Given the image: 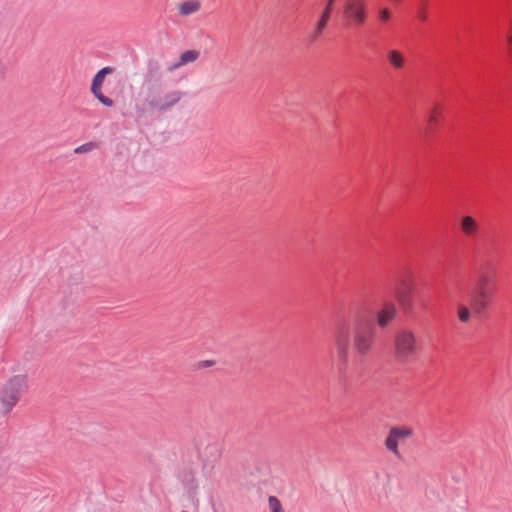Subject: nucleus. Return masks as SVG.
Listing matches in <instances>:
<instances>
[{
	"mask_svg": "<svg viewBox=\"0 0 512 512\" xmlns=\"http://www.w3.org/2000/svg\"><path fill=\"white\" fill-rule=\"evenodd\" d=\"M398 439L393 435V432L390 430L388 436L385 439L386 448L395 454L397 457H400V452L398 449Z\"/></svg>",
	"mask_w": 512,
	"mask_h": 512,
	"instance_id": "nucleus-19",
	"label": "nucleus"
},
{
	"mask_svg": "<svg viewBox=\"0 0 512 512\" xmlns=\"http://www.w3.org/2000/svg\"><path fill=\"white\" fill-rule=\"evenodd\" d=\"M419 18L422 20V21H425L426 20V13L425 12H421L419 14Z\"/></svg>",
	"mask_w": 512,
	"mask_h": 512,
	"instance_id": "nucleus-30",
	"label": "nucleus"
},
{
	"mask_svg": "<svg viewBox=\"0 0 512 512\" xmlns=\"http://www.w3.org/2000/svg\"><path fill=\"white\" fill-rule=\"evenodd\" d=\"M505 40L507 46V55L512 61V19L509 22V26L505 34Z\"/></svg>",
	"mask_w": 512,
	"mask_h": 512,
	"instance_id": "nucleus-22",
	"label": "nucleus"
},
{
	"mask_svg": "<svg viewBox=\"0 0 512 512\" xmlns=\"http://www.w3.org/2000/svg\"><path fill=\"white\" fill-rule=\"evenodd\" d=\"M343 14L353 26H363L368 17L367 7H343Z\"/></svg>",
	"mask_w": 512,
	"mask_h": 512,
	"instance_id": "nucleus-10",
	"label": "nucleus"
},
{
	"mask_svg": "<svg viewBox=\"0 0 512 512\" xmlns=\"http://www.w3.org/2000/svg\"><path fill=\"white\" fill-rule=\"evenodd\" d=\"M462 231L467 236H475L479 230V225L471 216H464L460 222Z\"/></svg>",
	"mask_w": 512,
	"mask_h": 512,
	"instance_id": "nucleus-14",
	"label": "nucleus"
},
{
	"mask_svg": "<svg viewBox=\"0 0 512 512\" xmlns=\"http://www.w3.org/2000/svg\"><path fill=\"white\" fill-rule=\"evenodd\" d=\"M470 317H471V312L470 310L468 309L467 306L463 305V304H459L458 305V318L461 322H468L470 320Z\"/></svg>",
	"mask_w": 512,
	"mask_h": 512,
	"instance_id": "nucleus-23",
	"label": "nucleus"
},
{
	"mask_svg": "<svg viewBox=\"0 0 512 512\" xmlns=\"http://www.w3.org/2000/svg\"><path fill=\"white\" fill-rule=\"evenodd\" d=\"M268 504L271 512H284L282 504L276 496H269Z\"/></svg>",
	"mask_w": 512,
	"mask_h": 512,
	"instance_id": "nucleus-24",
	"label": "nucleus"
},
{
	"mask_svg": "<svg viewBox=\"0 0 512 512\" xmlns=\"http://www.w3.org/2000/svg\"><path fill=\"white\" fill-rule=\"evenodd\" d=\"M179 98L177 91L158 90L150 92L146 101L151 109L165 110L177 103Z\"/></svg>",
	"mask_w": 512,
	"mask_h": 512,
	"instance_id": "nucleus-5",
	"label": "nucleus"
},
{
	"mask_svg": "<svg viewBox=\"0 0 512 512\" xmlns=\"http://www.w3.org/2000/svg\"><path fill=\"white\" fill-rule=\"evenodd\" d=\"M396 307L392 302L382 301L374 312L377 324L381 328H385L396 316Z\"/></svg>",
	"mask_w": 512,
	"mask_h": 512,
	"instance_id": "nucleus-9",
	"label": "nucleus"
},
{
	"mask_svg": "<svg viewBox=\"0 0 512 512\" xmlns=\"http://www.w3.org/2000/svg\"><path fill=\"white\" fill-rule=\"evenodd\" d=\"M99 144L94 141L87 142L83 145H80L79 147L74 149V153L76 154H84L91 152L92 150L98 148Z\"/></svg>",
	"mask_w": 512,
	"mask_h": 512,
	"instance_id": "nucleus-21",
	"label": "nucleus"
},
{
	"mask_svg": "<svg viewBox=\"0 0 512 512\" xmlns=\"http://www.w3.org/2000/svg\"><path fill=\"white\" fill-rule=\"evenodd\" d=\"M334 4L326 3L324 9L322 10L321 14L322 16L331 18L332 12H333Z\"/></svg>",
	"mask_w": 512,
	"mask_h": 512,
	"instance_id": "nucleus-28",
	"label": "nucleus"
},
{
	"mask_svg": "<svg viewBox=\"0 0 512 512\" xmlns=\"http://www.w3.org/2000/svg\"><path fill=\"white\" fill-rule=\"evenodd\" d=\"M215 363L216 362L214 360H203V361L198 362L197 367L199 369L209 368V367L214 366Z\"/></svg>",
	"mask_w": 512,
	"mask_h": 512,
	"instance_id": "nucleus-29",
	"label": "nucleus"
},
{
	"mask_svg": "<svg viewBox=\"0 0 512 512\" xmlns=\"http://www.w3.org/2000/svg\"><path fill=\"white\" fill-rule=\"evenodd\" d=\"M398 441L409 438L413 435V429L409 427H392L390 429Z\"/></svg>",
	"mask_w": 512,
	"mask_h": 512,
	"instance_id": "nucleus-20",
	"label": "nucleus"
},
{
	"mask_svg": "<svg viewBox=\"0 0 512 512\" xmlns=\"http://www.w3.org/2000/svg\"><path fill=\"white\" fill-rule=\"evenodd\" d=\"M199 58V52L196 51V50H188V51H185L183 52L180 57H179V60L178 62L172 64L168 70L169 71H175L176 69L180 68L181 66H184L188 63H192V62H195L197 59Z\"/></svg>",
	"mask_w": 512,
	"mask_h": 512,
	"instance_id": "nucleus-12",
	"label": "nucleus"
},
{
	"mask_svg": "<svg viewBox=\"0 0 512 512\" xmlns=\"http://www.w3.org/2000/svg\"><path fill=\"white\" fill-rule=\"evenodd\" d=\"M387 61L396 70L404 68L406 59L402 52L396 49L389 50L387 52Z\"/></svg>",
	"mask_w": 512,
	"mask_h": 512,
	"instance_id": "nucleus-13",
	"label": "nucleus"
},
{
	"mask_svg": "<svg viewBox=\"0 0 512 512\" xmlns=\"http://www.w3.org/2000/svg\"><path fill=\"white\" fill-rule=\"evenodd\" d=\"M395 358L401 364L413 362L417 352L418 343L414 333L407 329L398 330L394 337Z\"/></svg>",
	"mask_w": 512,
	"mask_h": 512,
	"instance_id": "nucleus-3",
	"label": "nucleus"
},
{
	"mask_svg": "<svg viewBox=\"0 0 512 512\" xmlns=\"http://www.w3.org/2000/svg\"><path fill=\"white\" fill-rule=\"evenodd\" d=\"M376 332L374 317L364 313L339 316L333 332L331 355L335 358L337 370L342 378L346 377L352 354L361 360L371 353L376 342Z\"/></svg>",
	"mask_w": 512,
	"mask_h": 512,
	"instance_id": "nucleus-1",
	"label": "nucleus"
},
{
	"mask_svg": "<svg viewBox=\"0 0 512 512\" xmlns=\"http://www.w3.org/2000/svg\"><path fill=\"white\" fill-rule=\"evenodd\" d=\"M395 296L398 303L405 312H410L413 309V287L412 284L403 280L395 290Z\"/></svg>",
	"mask_w": 512,
	"mask_h": 512,
	"instance_id": "nucleus-7",
	"label": "nucleus"
},
{
	"mask_svg": "<svg viewBox=\"0 0 512 512\" xmlns=\"http://www.w3.org/2000/svg\"><path fill=\"white\" fill-rule=\"evenodd\" d=\"M336 0H327L326 3L334 4Z\"/></svg>",
	"mask_w": 512,
	"mask_h": 512,
	"instance_id": "nucleus-31",
	"label": "nucleus"
},
{
	"mask_svg": "<svg viewBox=\"0 0 512 512\" xmlns=\"http://www.w3.org/2000/svg\"><path fill=\"white\" fill-rule=\"evenodd\" d=\"M197 450L203 466H214L222 457V444L214 438H200L197 443Z\"/></svg>",
	"mask_w": 512,
	"mask_h": 512,
	"instance_id": "nucleus-4",
	"label": "nucleus"
},
{
	"mask_svg": "<svg viewBox=\"0 0 512 512\" xmlns=\"http://www.w3.org/2000/svg\"><path fill=\"white\" fill-rule=\"evenodd\" d=\"M343 7H367V0H345Z\"/></svg>",
	"mask_w": 512,
	"mask_h": 512,
	"instance_id": "nucleus-26",
	"label": "nucleus"
},
{
	"mask_svg": "<svg viewBox=\"0 0 512 512\" xmlns=\"http://www.w3.org/2000/svg\"><path fill=\"white\" fill-rule=\"evenodd\" d=\"M18 402H19V400L17 397H15L13 395H9L6 392L2 391L1 398H0V404H1V409H2L3 415L9 414Z\"/></svg>",
	"mask_w": 512,
	"mask_h": 512,
	"instance_id": "nucleus-15",
	"label": "nucleus"
},
{
	"mask_svg": "<svg viewBox=\"0 0 512 512\" xmlns=\"http://www.w3.org/2000/svg\"><path fill=\"white\" fill-rule=\"evenodd\" d=\"M114 71L113 68L111 67H104L103 69H101L94 77L93 79V82H92V86H91V91L92 93L94 94V96L105 106H112L113 105V101L112 99H110L109 97H106L103 95L102 91H101V87H102V84L104 82V79H105V76L107 74H111L112 72Z\"/></svg>",
	"mask_w": 512,
	"mask_h": 512,
	"instance_id": "nucleus-8",
	"label": "nucleus"
},
{
	"mask_svg": "<svg viewBox=\"0 0 512 512\" xmlns=\"http://www.w3.org/2000/svg\"><path fill=\"white\" fill-rule=\"evenodd\" d=\"M495 246V240L489 237L474 246L479 264L475 279L467 290V297L474 314L477 315L482 314L488 308L496 290L498 272L493 256Z\"/></svg>",
	"mask_w": 512,
	"mask_h": 512,
	"instance_id": "nucleus-2",
	"label": "nucleus"
},
{
	"mask_svg": "<svg viewBox=\"0 0 512 512\" xmlns=\"http://www.w3.org/2000/svg\"><path fill=\"white\" fill-rule=\"evenodd\" d=\"M28 389V377L25 374L11 377L4 385L2 391L21 399Z\"/></svg>",
	"mask_w": 512,
	"mask_h": 512,
	"instance_id": "nucleus-6",
	"label": "nucleus"
},
{
	"mask_svg": "<svg viewBox=\"0 0 512 512\" xmlns=\"http://www.w3.org/2000/svg\"><path fill=\"white\" fill-rule=\"evenodd\" d=\"M334 4L326 3L324 9L322 10L321 14L322 16L331 18L332 12H333Z\"/></svg>",
	"mask_w": 512,
	"mask_h": 512,
	"instance_id": "nucleus-27",
	"label": "nucleus"
},
{
	"mask_svg": "<svg viewBox=\"0 0 512 512\" xmlns=\"http://www.w3.org/2000/svg\"><path fill=\"white\" fill-rule=\"evenodd\" d=\"M428 124L431 126H437V125H444L445 122L443 121V112H442V106L440 104H436L428 118Z\"/></svg>",
	"mask_w": 512,
	"mask_h": 512,
	"instance_id": "nucleus-18",
	"label": "nucleus"
},
{
	"mask_svg": "<svg viewBox=\"0 0 512 512\" xmlns=\"http://www.w3.org/2000/svg\"><path fill=\"white\" fill-rule=\"evenodd\" d=\"M201 8L202 2L200 0H185L177 7L179 15L183 17L198 13Z\"/></svg>",
	"mask_w": 512,
	"mask_h": 512,
	"instance_id": "nucleus-11",
	"label": "nucleus"
},
{
	"mask_svg": "<svg viewBox=\"0 0 512 512\" xmlns=\"http://www.w3.org/2000/svg\"><path fill=\"white\" fill-rule=\"evenodd\" d=\"M378 17L381 23H387L391 19V11L388 8H381Z\"/></svg>",
	"mask_w": 512,
	"mask_h": 512,
	"instance_id": "nucleus-25",
	"label": "nucleus"
},
{
	"mask_svg": "<svg viewBox=\"0 0 512 512\" xmlns=\"http://www.w3.org/2000/svg\"><path fill=\"white\" fill-rule=\"evenodd\" d=\"M329 21L330 18L322 15L319 16L311 34V41H316L323 34L324 30L328 26Z\"/></svg>",
	"mask_w": 512,
	"mask_h": 512,
	"instance_id": "nucleus-17",
	"label": "nucleus"
},
{
	"mask_svg": "<svg viewBox=\"0 0 512 512\" xmlns=\"http://www.w3.org/2000/svg\"><path fill=\"white\" fill-rule=\"evenodd\" d=\"M183 483L190 495L196 494L197 489H198V483L195 478V473L192 470H189L184 473Z\"/></svg>",
	"mask_w": 512,
	"mask_h": 512,
	"instance_id": "nucleus-16",
	"label": "nucleus"
}]
</instances>
